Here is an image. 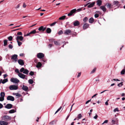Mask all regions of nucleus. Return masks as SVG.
<instances>
[{
  "label": "nucleus",
  "instance_id": "1",
  "mask_svg": "<svg viewBox=\"0 0 125 125\" xmlns=\"http://www.w3.org/2000/svg\"><path fill=\"white\" fill-rule=\"evenodd\" d=\"M2 119L6 121H8L11 119V117L7 115H5L3 116Z\"/></svg>",
  "mask_w": 125,
  "mask_h": 125
},
{
  "label": "nucleus",
  "instance_id": "2",
  "mask_svg": "<svg viewBox=\"0 0 125 125\" xmlns=\"http://www.w3.org/2000/svg\"><path fill=\"white\" fill-rule=\"evenodd\" d=\"M21 72H23V73L28 75V74L29 71L27 69H25L23 67L20 70Z\"/></svg>",
  "mask_w": 125,
  "mask_h": 125
},
{
  "label": "nucleus",
  "instance_id": "3",
  "mask_svg": "<svg viewBox=\"0 0 125 125\" xmlns=\"http://www.w3.org/2000/svg\"><path fill=\"white\" fill-rule=\"evenodd\" d=\"M76 10V9H74L72 10L68 14V16H71L74 15Z\"/></svg>",
  "mask_w": 125,
  "mask_h": 125
},
{
  "label": "nucleus",
  "instance_id": "4",
  "mask_svg": "<svg viewBox=\"0 0 125 125\" xmlns=\"http://www.w3.org/2000/svg\"><path fill=\"white\" fill-rule=\"evenodd\" d=\"M11 82L15 83H18L20 82V81L17 79L16 78L12 77L10 80Z\"/></svg>",
  "mask_w": 125,
  "mask_h": 125
},
{
  "label": "nucleus",
  "instance_id": "5",
  "mask_svg": "<svg viewBox=\"0 0 125 125\" xmlns=\"http://www.w3.org/2000/svg\"><path fill=\"white\" fill-rule=\"evenodd\" d=\"M18 86L15 85H10L9 87V89L10 90H17L18 89Z\"/></svg>",
  "mask_w": 125,
  "mask_h": 125
},
{
  "label": "nucleus",
  "instance_id": "6",
  "mask_svg": "<svg viewBox=\"0 0 125 125\" xmlns=\"http://www.w3.org/2000/svg\"><path fill=\"white\" fill-rule=\"evenodd\" d=\"M18 75L21 78L23 79L25 78L26 79H27V78H25L26 77H27V76L21 73H19L18 74Z\"/></svg>",
  "mask_w": 125,
  "mask_h": 125
},
{
  "label": "nucleus",
  "instance_id": "7",
  "mask_svg": "<svg viewBox=\"0 0 125 125\" xmlns=\"http://www.w3.org/2000/svg\"><path fill=\"white\" fill-rule=\"evenodd\" d=\"M18 55L16 54H14L11 56V59L14 60L15 62H16L18 60Z\"/></svg>",
  "mask_w": 125,
  "mask_h": 125
},
{
  "label": "nucleus",
  "instance_id": "8",
  "mask_svg": "<svg viewBox=\"0 0 125 125\" xmlns=\"http://www.w3.org/2000/svg\"><path fill=\"white\" fill-rule=\"evenodd\" d=\"M37 57L40 59L43 58L44 56V54L42 53H38L37 55Z\"/></svg>",
  "mask_w": 125,
  "mask_h": 125
},
{
  "label": "nucleus",
  "instance_id": "9",
  "mask_svg": "<svg viewBox=\"0 0 125 125\" xmlns=\"http://www.w3.org/2000/svg\"><path fill=\"white\" fill-rule=\"evenodd\" d=\"M16 37L15 39L17 41H19L20 40V41H22L23 39V38L22 36H19L17 35H16Z\"/></svg>",
  "mask_w": 125,
  "mask_h": 125
},
{
  "label": "nucleus",
  "instance_id": "10",
  "mask_svg": "<svg viewBox=\"0 0 125 125\" xmlns=\"http://www.w3.org/2000/svg\"><path fill=\"white\" fill-rule=\"evenodd\" d=\"M7 99L8 100H10L12 101H14V97L11 96H8Z\"/></svg>",
  "mask_w": 125,
  "mask_h": 125
},
{
  "label": "nucleus",
  "instance_id": "11",
  "mask_svg": "<svg viewBox=\"0 0 125 125\" xmlns=\"http://www.w3.org/2000/svg\"><path fill=\"white\" fill-rule=\"evenodd\" d=\"M12 105L10 104H7L5 106V107L8 109H10L12 108Z\"/></svg>",
  "mask_w": 125,
  "mask_h": 125
},
{
  "label": "nucleus",
  "instance_id": "12",
  "mask_svg": "<svg viewBox=\"0 0 125 125\" xmlns=\"http://www.w3.org/2000/svg\"><path fill=\"white\" fill-rule=\"evenodd\" d=\"M72 32L69 29H67L64 32V34L66 35H69Z\"/></svg>",
  "mask_w": 125,
  "mask_h": 125
},
{
  "label": "nucleus",
  "instance_id": "13",
  "mask_svg": "<svg viewBox=\"0 0 125 125\" xmlns=\"http://www.w3.org/2000/svg\"><path fill=\"white\" fill-rule=\"evenodd\" d=\"M8 123L5 121H0V125H8Z\"/></svg>",
  "mask_w": 125,
  "mask_h": 125
},
{
  "label": "nucleus",
  "instance_id": "14",
  "mask_svg": "<svg viewBox=\"0 0 125 125\" xmlns=\"http://www.w3.org/2000/svg\"><path fill=\"white\" fill-rule=\"evenodd\" d=\"M88 3H90L88 6L87 7L88 8H91L93 7L94 6L95 3V2H94L91 3L90 2H89Z\"/></svg>",
  "mask_w": 125,
  "mask_h": 125
},
{
  "label": "nucleus",
  "instance_id": "15",
  "mask_svg": "<svg viewBox=\"0 0 125 125\" xmlns=\"http://www.w3.org/2000/svg\"><path fill=\"white\" fill-rule=\"evenodd\" d=\"M18 63L21 65H24V63L23 60L21 59H19L18 60Z\"/></svg>",
  "mask_w": 125,
  "mask_h": 125
},
{
  "label": "nucleus",
  "instance_id": "16",
  "mask_svg": "<svg viewBox=\"0 0 125 125\" xmlns=\"http://www.w3.org/2000/svg\"><path fill=\"white\" fill-rule=\"evenodd\" d=\"M89 26V24L87 23H85L83 25V29L84 30H85L88 28Z\"/></svg>",
  "mask_w": 125,
  "mask_h": 125
},
{
  "label": "nucleus",
  "instance_id": "17",
  "mask_svg": "<svg viewBox=\"0 0 125 125\" xmlns=\"http://www.w3.org/2000/svg\"><path fill=\"white\" fill-rule=\"evenodd\" d=\"M46 27H44L43 26H41V27H40L39 28H38V30L39 31H44L46 29Z\"/></svg>",
  "mask_w": 125,
  "mask_h": 125
},
{
  "label": "nucleus",
  "instance_id": "18",
  "mask_svg": "<svg viewBox=\"0 0 125 125\" xmlns=\"http://www.w3.org/2000/svg\"><path fill=\"white\" fill-rule=\"evenodd\" d=\"M102 1L101 0H98L97 1V5L99 6H100L102 4Z\"/></svg>",
  "mask_w": 125,
  "mask_h": 125
},
{
  "label": "nucleus",
  "instance_id": "19",
  "mask_svg": "<svg viewBox=\"0 0 125 125\" xmlns=\"http://www.w3.org/2000/svg\"><path fill=\"white\" fill-rule=\"evenodd\" d=\"M100 8L103 11L105 12L106 10V9L105 6H102L100 7Z\"/></svg>",
  "mask_w": 125,
  "mask_h": 125
},
{
  "label": "nucleus",
  "instance_id": "20",
  "mask_svg": "<svg viewBox=\"0 0 125 125\" xmlns=\"http://www.w3.org/2000/svg\"><path fill=\"white\" fill-rule=\"evenodd\" d=\"M106 5H107V8L109 9L113 7V5L110 3H107L106 4Z\"/></svg>",
  "mask_w": 125,
  "mask_h": 125
},
{
  "label": "nucleus",
  "instance_id": "21",
  "mask_svg": "<svg viewBox=\"0 0 125 125\" xmlns=\"http://www.w3.org/2000/svg\"><path fill=\"white\" fill-rule=\"evenodd\" d=\"M80 24V23L78 21H76L74 22L73 25L74 26H77Z\"/></svg>",
  "mask_w": 125,
  "mask_h": 125
},
{
  "label": "nucleus",
  "instance_id": "22",
  "mask_svg": "<svg viewBox=\"0 0 125 125\" xmlns=\"http://www.w3.org/2000/svg\"><path fill=\"white\" fill-rule=\"evenodd\" d=\"M22 89L26 91L28 90V88L27 86L23 85Z\"/></svg>",
  "mask_w": 125,
  "mask_h": 125
},
{
  "label": "nucleus",
  "instance_id": "23",
  "mask_svg": "<svg viewBox=\"0 0 125 125\" xmlns=\"http://www.w3.org/2000/svg\"><path fill=\"white\" fill-rule=\"evenodd\" d=\"M16 111V110L15 109H13L10 110L9 113L10 114H12L15 112Z\"/></svg>",
  "mask_w": 125,
  "mask_h": 125
},
{
  "label": "nucleus",
  "instance_id": "24",
  "mask_svg": "<svg viewBox=\"0 0 125 125\" xmlns=\"http://www.w3.org/2000/svg\"><path fill=\"white\" fill-rule=\"evenodd\" d=\"M89 21L90 23H92L94 21V19L92 17H91L89 19Z\"/></svg>",
  "mask_w": 125,
  "mask_h": 125
},
{
  "label": "nucleus",
  "instance_id": "25",
  "mask_svg": "<svg viewBox=\"0 0 125 125\" xmlns=\"http://www.w3.org/2000/svg\"><path fill=\"white\" fill-rule=\"evenodd\" d=\"M13 94L14 95H15L16 96H17L18 97H20L21 96V94L18 93H13Z\"/></svg>",
  "mask_w": 125,
  "mask_h": 125
},
{
  "label": "nucleus",
  "instance_id": "26",
  "mask_svg": "<svg viewBox=\"0 0 125 125\" xmlns=\"http://www.w3.org/2000/svg\"><path fill=\"white\" fill-rule=\"evenodd\" d=\"M0 95L1 97H2L3 99H4V97L5 95V93L4 92H1L0 94Z\"/></svg>",
  "mask_w": 125,
  "mask_h": 125
},
{
  "label": "nucleus",
  "instance_id": "27",
  "mask_svg": "<svg viewBox=\"0 0 125 125\" xmlns=\"http://www.w3.org/2000/svg\"><path fill=\"white\" fill-rule=\"evenodd\" d=\"M42 65V64L40 62H38L36 66L37 68H39Z\"/></svg>",
  "mask_w": 125,
  "mask_h": 125
},
{
  "label": "nucleus",
  "instance_id": "28",
  "mask_svg": "<svg viewBox=\"0 0 125 125\" xmlns=\"http://www.w3.org/2000/svg\"><path fill=\"white\" fill-rule=\"evenodd\" d=\"M46 31L47 32V33H49L51 32V29L50 28H47Z\"/></svg>",
  "mask_w": 125,
  "mask_h": 125
},
{
  "label": "nucleus",
  "instance_id": "29",
  "mask_svg": "<svg viewBox=\"0 0 125 125\" xmlns=\"http://www.w3.org/2000/svg\"><path fill=\"white\" fill-rule=\"evenodd\" d=\"M31 34H34L36 33V30H33L32 31H31L30 32Z\"/></svg>",
  "mask_w": 125,
  "mask_h": 125
},
{
  "label": "nucleus",
  "instance_id": "30",
  "mask_svg": "<svg viewBox=\"0 0 125 125\" xmlns=\"http://www.w3.org/2000/svg\"><path fill=\"white\" fill-rule=\"evenodd\" d=\"M8 81V80L7 79H4L2 82H1L2 83L4 84L5 83L7 82Z\"/></svg>",
  "mask_w": 125,
  "mask_h": 125
},
{
  "label": "nucleus",
  "instance_id": "31",
  "mask_svg": "<svg viewBox=\"0 0 125 125\" xmlns=\"http://www.w3.org/2000/svg\"><path fill=\"white\" fill-rule=\"evenodd\" d=\"M8 40H4V45L5 46L7 44Z\"/></svg>",
  "mask_w": 125,
  "mask_h": 125
},
{
  "label": "nucleus",
  "instance_id": "32",
  "mask_svg": "<svg viewBox=\"0 0 125 125\" xmlns=\"http://www.w3.org/2000/svg\"><path fill=\"white\" fill-rule=\"evenodd\" d=\"M66 17V16L65 15L63 16L60 17L59 19L60 20H63Z\"/></svg>",
  "mask_w": 125,
  "mask_h": 125
},
{
  "label": "nucleus",
  "instance_id": "33",
  "mask_svg": "<svg viewBox=\"0 0 125 125\" xmlns=\"http://www.w3.org/2000/svg\"><path fill=\"white\" fill-rule=\"evenodd\" d=\"M123 82H121V83H120L118 84H117V86L119 87H121L123 85Z\"/></svg>",
  "mask_w": 125,
  "mask_h": 125
},
{
  "label": "nucleus",
  "instance_id": "34",
  "mask_svg": "<svg viewBox=\"0 0 125 125\" xmlns=\"http://www.w3.org/2000/svg\"><path fill=\"white\" fill-rule=\"evenodd\" d=\"M33 80L31 79H30L28 80L29 83L30 84H32L33 83Z\"/></svg>",
  "mask_w": 125,
  "mask_h": 125
},
{
  "label": "nucleus",
  "instance_id": "35",
  "mask_svg": "<svg viewBox=\"0 0 125 125\" xmlns=\"http://www.w3.org/2000/svg\"><path fill=\"white\" fill-rule=\"evenodd\" d=\"M82 117V115L81 114H79L78 115V117H77V118H78V119H77V120H78L79 119H81Z\"/></svg>",
  "mask_w": 125,
  "mask_h": 125
},
{
  "label": "nucleus",
  "instance_id": "36",
  "mask_svg": "<svg viewBox=\"0 0 125 125\" xmlns=\"http://www.w3.org/2000/svg\"><path fill=\"white\" fill-rule=\"evenodd\" d=\"M119 3V2L118 1H114L113 2V3L115 5H116V6H117L118 5V3Z\"/></svg>",
  "mask_w": 125,
  "mask_h": 125
},
{
  "label": "nucleus",
  "instance_id": "37",
  "mask_svg": "<svg viewBox=\"0 0 125 125\" xmlns=\"http://www.w3.org/2000/svg\"><path fill=\"white\" fill-rule=\"evenodd\" d=\"M88 18L87 17H85L83 18V21L84 22H86L88 21Z\"/></svg>",
  "mask_w": 125,
  "mask_h": 125
},
{
  "label": "nucleus",
  "instance_id": "38",
  "mask_svg": "<svg viewBox=\"0 0 125 125\" xmlns=\"http://www.w3.org/2000/svg\"><path fill=\"white\" fill-rule=\"evenodd\" d=\"M8 39L9 41H11L12 40V37L11 36H10L8 37Z\"/></svg>",
  "mask_w": 125,
  "mask_h": 125
},
{
  "label": "nucleus",
  "instance_id": "39",
  "mask_svg": "<svg viewBox=\"0 0 125 125\" xmlns=\"http://www.w3.org/2000/svg\"><path fill=\"white\" fill-rule=\"evenodd\" d=\"M17 41L19 46H20L21 45L22 43L21 42H20L19 41Z\"/></svg>",
  "mask_w": 125,
  "mask_h": 125
},
{
  "label": "nucleus",
  "instance_id": "40",
  "mask_svg": "<svg viewBox=\"0 0 125 125\" xmlns=\"http://www.w3.org/2000/svg\"><path fill=\"white\" fill-rule=\"evenodd\" d=\"M125 69L122 70L121 72V74H125Z\"/></svg>",
  "mask_w": 125,
  "mask_h": 125
},
{
  "label": "nucleus",
  "instance_id": "41",
  "mask_svg": "<svg viewBox=\"0 0 125 125\" xmlns=\"http://www.w3.org/2000/svg\"><path fill=\"white\" fill-rule=\"evenodd\" d=\"M57 23V22H55L52 24H51L50 25V26H54Z\"/></svg>",
  "mask_w": 125,
  "mask_h": 125
},
{
  "label": "nucleus",
  "instance_id": "42",
  "mask_svg": "<svg viewBox=\"0 0 125 125\" xmlns=\"http://www.w3.org/2000/svg\"><path fill=\"white\" fill-rule=\"evenodd\" d=\"M62 107L61 106L55 112V114H56V113H57L62 108Z\"/></svg>",
  "mask_w": 125,
  "mask_h": 125
},
{
  "label": "nucleus",
  "instance_id": "43",
  "mask_svg": "<svg viewBox=\"0 0 125 125\" xmlns=\"http://www.w3.org/2000/svg\"><path fill=\"white\" fill-rule=\"evenodd\" d=\"M119 111V110L117 108H115L113 111L114 112H115L116 111L118 112Z\"/></svg>",
  "mask_w": 125,
  "mask_h": 125
},
{
  "label": "nucleus",
  "instance_id": "44",
  "mask_svg": "<svg viewBox=\"0 0 125 125\" xmlns=\"http://www.w3.org/2000/svg\"><path fill=\"white\" fill-rule=\"evenodd\" d=\"M63 33V32L62 30L60 31L58 33V34L59 35H60L61 34H62Z\"/></svg>",
  "mask_w": 125,
  "mask_h": 125
},
{
  "label": "nucleus",
  "instance_id": "45",
  "mask_svg": "<svg viewBox=\"0 0 125 125\" xmlns=\"http://www.w3.org/2000/svg\"><path fill=\"white\" fill-rule=\"evenodd\" d=\"M49 41L51 42L52 43L53 42H54V40L53 39H49Z\"/></svg>",
  "mask_w": 125,
  "mask_h": 125
},
{
  "label": "nucleus",
  "instance_id": "46",
  "mask_svg": "<svg viewBox=\"0 0 125 125\" xmlns=\"http://www.w3.org/2000/svg\"><path fill=\"white\" fill-rule=\"evenodd\" d=\"M22 35V32H19L17 33V35L19 36L20 35Z\"/></svg>",
  "mask_w": 125,
  "mask_h": 125
},
{
  "label": "nucleus",
  "instance_id": "47",
  "mask_svg": "<svg viewBox=\"0 0 125 125\" xmlns=\"http://www.w3.org/2000/svg\"><path fill=\"white\" fill-rule=\"evenodd\" d=\"M30 75L32 76L34 74V73L32 71H31L29 73Z\"/></svg>",
  "mask_w": 125,
  "mask_h": 125
},
{
  "label": "nucleus",
  "instance_id": "48",
  "mask_svg": "<svg viewBox=\"0 0 125 125\" xmlns=\"http://www.w3.org/2000/svg\"><path fill=\"white\" fill-rule=\"evenodd\" d=\"M96 68H94L93 70H92L91 72V73H94L95 71Z\"/></svg>",
  "mask_w": 125,
  "mask_h": 125
},
{
  "label": "nucleus",
  "instance_id": "49",
  "mask_svg": "<svg viewBox=\"0 0 125 125\" xmlns=\"http://www.w3.org/2000/svg\"><path fill=\"white\" fill-rule=\"evenodd\" d=\"M54 43L56 45H59V43L57 41H54Z\"/></svg>",
  "mask_w": 125,
  "mask_h": 125
},
{
  "label": "nucleus",
  "instance_id": "50",
  "mask_svg": "<svg viewBox=\"0 0 125 125\" xmlns=\"http://www.w3.org/2000/svg\"><path fill=\"white\" fill-rule=\"evenodd\" d=\"M15 71L16 72L18 73V74L19 73H20L19 72V70L18 69H16L15 70Z\"/></svg>",
  "mask_w": 125,
  "mask_h": 125
},
{
  "label": "nucleus",
  "instance_id": "51",
  "mask_svg": "<svg viewBox=\"0 0 125 125\" xmlns=\"http://www.w3.org/2000/svg\"><path fill=\"white\" fill-rule=\"evenodd\" d=\"M108 120H106L102 124L103 125L104 123H108Z\"/></svg>",
  "mask_w": 125,
  "mask_h": 125
},
{
  "label": "nucleus",
  "instance_id": "52",
  "mask_svg": "<svg viewBox=\"0 0 125 125\" xmlns=\"http://www.w3.org/2000/svg\"><path fill=\"white\" fill-rule=\"evenodd\" d=\"M9 47L10 49H11L13 48V46L11 44H10L9 45Z\"/></svg>",
  "mask_w": 125,
  "mask_h": 125
},
{
  "label": "nucleus",
  "instance_id": "53",
  "mask_svg": "<svg viewBox=\"0 0 125 125\" xmlns=\"http://www.w3.org/2000/svg\"><path fill=\"white\" fill-rule=\"evenodd\" d=\"M99 16V14H95L94 15V17L95 18H97Z\"/></svg>",
  "mask_w": 125,
  "mask_h": 125
},
{
  "label": "nucleus",
  "instance_id": "54",
  "mask_svg": "<svg viewBox=\"0 0 125 125\" xmlns=\"http://www.w3.org/2000/svg\"><path fill=\"white\" fill-rule=\"evenodd\" d=\"M54 121H52L49 124L51 125H53L54 124Z\"/></svg>",
  "mask_w": 125,
  "mask_h": 125
},
{
  "label": "nucleus",
  "instance_id": "55",
  "mask_svg": "<svg viewBox=\"0 0 125 125\" xmlns=\"http://www.w3.org/2000/svg\"><path fill=\"white\" fill-rule=\"evenodd\" d=\"M98 117V116L97 115H96L94 117V118L95 119H96Z\"/></svg>",
  "mask_w": 125,
  "mask_h": 125
},
{
  "label": "nucleus",
  "instance_id": "56",
  "mask_svg": "<svg viewBox=\"0 0 125 125\" xmlns=\"http://www.w3.org/2000/svg\"><path fill=\"white\" fill-rule=\"evenodd\" d=\"M93 110L91 109L90 111V112L89 113V114L90 116L91 115V112H92Z\"/></svg>",
  "mask_w": 125,
  "mask_h": 125
},
{
  "label": "nucleus",
  "instance_id": "57",
  "mask_svg": "<svg viewBox=\"0 0 125 125\" xmlns=\"http://www.w3.org/2000/svg\"><path fill=\"white\" fill-rule=\"evenodd\" d=\"M81 73L80 72L78 73V75L77 76V78H78L81 75Z\"/></svg>",
  "mask_w": 125,
  "mask_h": 125
},
{
  "label": "nucleus",
  "instance_id": "58",
  "mask_svg": "<svg viewBox=\"0 0 125 125\" xmlns=\"http://www.w3.org/2000/svg\"><path fill=\"white\" fill-rule=\"evenodd\" d=\"M20 4H18L17 5V6H16V7H15V8L16 9L19 8L20 7Z\"/></svg>",
  "mask_w": 125,
  "mask_h": 125
},
{
  "label": "nucleus",
  "instance_id": "59",
  "mask_svg": "<svg viewBox=\"0 0 125 125\" xmlns=\"http://www.w3.org/2000/svg\"><path fill=\"white\" fill-rule=\"evenodd\" d=\"M4 100V99H3L1 97H0V101H2Z\"/></svg>",
  "mask_w": 125,
  "mask_h": 125
},
{
  "label": "nucleus",
  "instance_id": "60",
  "mask_svg": "<svg viewBox=\"0 0 125 125\" xmlns=\"http://www.w3.org/2000/svg\"><path fill=\"white\" fill-rule=\"evenodd\" d=\"M113 80H114V81H120V80L118 79H113Z\"/></svg>",
  "mask_w": 125,
  "mask_h": 125
},
{
  "label": "nucleus",
  "instance_id": "61",
  "mask_svg": "<svg viewBox=\"0 0 125 125\" xmlns=\"http://www.w3.org/2000/svg\"><path fill=\"white\" fill-rule=\"evenodd\" d=\"M3 106V105L0 103V109L2 108Z\"/></svg>",
  "mask_w": 125,
  "mask_h": 125
},
{
  "label": "nucleus",
  "instance_id": "62",
  "mask_svg": "<svg viewBox=\"0 0 125 125\" xmlns=\"http://www.w3.org/2000/svg\"><path fill=\"white\" fill-rule=\"evenodd\" d=\"M109 101V100H107V101L105 102V104L106 105H108V101Z\"/></svg>",
  "mask_w": 125,
  "mask_h": 125
},
{
  "label": "nucleus",
  "instance_id": "63",
  "mask_svg": "<svg viewBox=\"0 0 125 125\" xmlns=\"http://www.w3.org/2000/svg\"><path fill=\"white\" fill-rule=\"evenodd\" d=\"M26 5L24 3L23 4V8H25L26 7Z\"/></svg>",
  "mask_w": 125,
  "mask_h": 125
},
{
  "label": "nucleus",
  "instance_id": "64",
  "mask_svg": "<svg viewBox=\"0 0 125 125\" xmlns=\"http://www.w3.org/2000/svg\"><path fill=\"white\" fill-rule=\"evenodd\" d=\"M3 76H4V78H5L7 76V75L6 74H4L3 75Z\"/></svg>",
  "mask_w": 125,
  "mask_h": 125
}]
</instances>
